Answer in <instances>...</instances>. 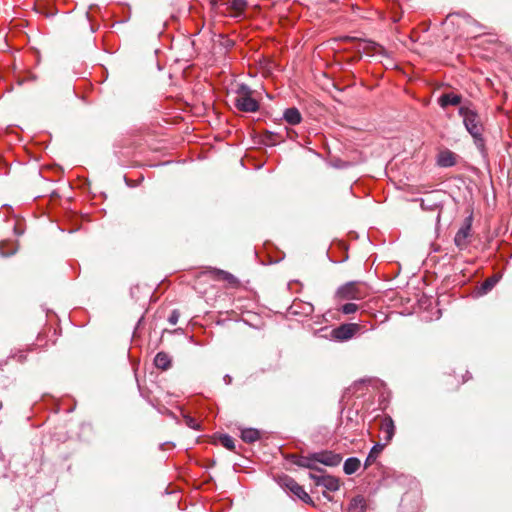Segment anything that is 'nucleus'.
Masks as SVG:
<instances>
[{"label":"nucleus","instance_id":"nucleus-1","mask_svg":"<svg viewBox=\"0 0 512 512\" xmlns=\"http://www.w3.org/2000/svg\"><path fill=\"white\" fill-rule=\"evenodd\" d=\"M458 113L463 118V124L467 132L473 137L475 146L479 152L484 155L485 141L482 135L484 127L480 115L474 108H472V104L470 102L460 106Z\"/></svg>","mask_w":512,"mask_h":512},{"label":"nucleus","instance_id":"nucleus-2","mask_svg":"<svg viewBox=\"0 0 512 512\" xmlns=\"http://www.w3.org/2000/svg\"><path fill=\"white\" fill-rule=\"evenodd\" d=\"M368 295V287L359 281H350L341 285L335 292L337 301L362 300Z\"/></svg>","mask_w":512,"mask_h":512},{"label":"nucleus","instance_id":"nucleus-3","mask_svg":"<svg viewBox=\"0 0 512 512\" xmlns=\"http://www.w3.org/2000/svg\"><path fill=\"white\" fill-rule=\"evenodd\" d=\"M309 478L314 481L316 486H322L331 492H335L340 488L339 479L331 475H319L317 473L310 472Z\"/></svg>","mask_w":512,"mask_h":512},{"label":"nucleus","instance_id":"nucleus-4","mask_svg":"<svg viewBox=\"0 0 512 512\" xmlns=\"http://www.w3.org/2000/svg\"><path fill=\"white\" fill-rule=\"evenodd\" d=\"M471 226H472V216H469L465 219L463 225L457 231L454 237L455 245L463 250L467 248L469 244V237L471 236Z\"/></svg>","mask_w":512,"mask_h":512},{"label":"nucleus","instance_id":"nucleus-5","mask_svg":"<svg viewBox=\"0 0 512 512\" xmlns=\"http://www.w3.org/2000/svg\"><path fill=\"white\" fill-rule=\"evenodd\" d=\"M360 326L356 323H345L334 328L331 332V336L339 341H346L351 339L358 331Z\"/></svg>","mask_w":512,"mask_h":512},{"label":"nucleus","instance_id":"nucleus-6","mask_svg":"<svg viewBox=\"0 0 512 512\" xmlns=\"http://www.w3.org/2000/svg\"><path fill=\"white\" fill-rule=\"evenodd\" d=\"M313 458L315 460V464L320 463L328 467H336L342 461V457L340 454L328 450L314 452Z\"/></svg>","mask_w":512,"mask_h":512},{"label":"nucleus","instance_id":"nucleus-7","mask_svg":"<svg viewBox=\"0 0 512 512\" xmlns=\"http://www.w3.org/2000/svg\"><path fill=\"white\" fill-rule=\"evenodd\" d=\"M233 103L235 107L242 112L253 113L259 110V103L252 97V95L234 97Z\"/></svg>","mask_w":512,"mask_h":512},{"label":"nucleus","instance_id":"nucleus-8","mask_svg":"<svg viewBox=\"0 0 512 512\" xmlns=\"http://www.w3.org/2000/svg\"><path fill=\"white\" fill-rule=\"evenodd\" d=\"M285 487L297 498L306 504L312 503V499L304 488L299 485L293 478L286 477L284 479Z\"/></svg>","mask_w":512,"mask_h":512},{"label":"nucleus","instance_id":"nucleus-9","mask_svg":"<svg viewBox=\"0 0 512 512\" xmlns=\"http://www.w3.org/2000/svg\"><path fill=\"white\" fill-rule=\"evenodd\" d=\"M382 444L388 445L395 435V424L390 416H385L381 421L380 426Z\"/></svg>","mask_w":512,"mask_h":512},{"label":"nucleus","instance_id":"nucleus-10","mask_svg":"<svg viewBox=\"0 0 512 512\" xmlns=\"http://www.w3.org/2000/svg\"><path fill=\"white\" fill-rule=\"evenodd\" d=\"M292 462L295 465H297L298 467L307 468V469L313 470L315 472H323V470L315 464V460L313 458V453H311L307 456L293 455Z\"/></svg>","mask_w":512,"mask_h":512},{"label":"nucleus","instance_id":"nucleus-11","mask_svg":"<svg viewBox=\"0 0 512 512\" xmlns=\"http://www.w3.org/2000/svg\"><path fill=\"white\" fill-rule=\"evenodd\" d=\"M456 164V154L449 149L439 152L437 156V165L440 167L448 168Z\"/></svg>","mask_w":512,"mask_h":512},{"label":"nucleus","instance_id":"nucleus-12","mask_svg":"<svg viewBox=\"0 0 512 512\" xmlns=\"http://www.w3.org/2000/svg\"><path fill=\"white\" fill-rule=\"evenodd\" d=\"M438 103L442 108L457 106L462 103V96L453 92L444 93L439 97Z\"/></svg>","mask_w":512,"mask_h":512},{"label":"nucleus","instance_id":"nucleus-13","mask_svg":"<svg viewBox=\"0 0 512 512\" xmlns=\"http://www.w3.org/2000/svg\"><path fill=\"white\" fill-rule=\"evenodd\" d=\"M347 512H367L366 499L362 495L353 497L348 504Z\"/></svg>","mask_w":512,"mask_h":512},{"label":"nucleus","instance_id":"nucleus-14","mask_svg":"<svg viewBox=\"0 0 512 512\" xmlns=\"http://www.w3.org/2000/svg\"><path fill=\"white\" fill-rule=\"evenodd\" d=\"M283 119L290 125H297L302 121V115L296 107L287 108L283 113Z\"/></svg>","mask_w":512,"mask_h":512},{"label":"nucleus","instance_id":"nucleus-15","mask_svg":"<svg viewBox=\"0 0 512 512\" xmlns=\"http://www.w3.org/2000/svg\"><path fill=\"white\" fill-rule=\"evenodd\" d=\"M291 313L296 315H304L308 316L311 315L314 311V307L311 303L305 302V303H293L291 306Z\"/></svg>","mask_w":512,"mask_h":512},{"label":"nucleus","instance_id":"nucleus-16","mask_svg":"<svg viewBox=\"0 0 512 512\" xmlns=\"http://www.w3.org/2000/svg\"><path fill=\"white\" fill-rule=\"evenodd\" d=\"M154 364L158 369L167 370L171 366V357L163 351L158 352L154 358Z\"/></svg>","mask_w":512,"mask_h":512},{"label":"nucleus","instance_id":"nucleus-17","mask_svg":"<svg viewBox=\"0 0 512 512\" xmlns=\"http://www.w3.org/2000/svg\"><path fill=\"white\" fill-rule=\"evenodd\" d=\"M360 467V460L356 457H349L345 460L343 471L347 475L354 474Z\"/></svg>","mask_w":512,"mask_h":512},{"label":"nucleus","instance_id":"nucleus-18","mask_svg":"<svg viewBox=\"0 0 512 512\" xmlns=\"http://www.w3.org/2000/svg\"><path fill=\"white\" fill-rule=\"evenodd\" d=\"M241 438L246 443H254L260 438V432L254 428H246L241 431Z\"/></svg>","mask_w":512,"mask_h":512},{"label":"nucleus","instance_id":"nucleus-19","mask_svg":"<svg viewBox=\"0 0 512 512\" xmlns=\"http://www.w3.org/2000/svg\"><path fill=\"white\" fill-rule=\"evenodd\" d=\"M385 444L376 443L370 450L366 460H365V467H368L372 463H374L378 457V455L382 452L384 449Z\"/></svg>","mask_w":512,"mask_h":512},{"label":"nucleus","instance_id":"nucleus-20","mask_svg":"<svg viewBox=\"0 0 512 512\" xmlns=\"http://www.w3.org/2000/svg\"><path fill=\"white\" fill-rule=\"evenodd\" d=\"M498 281L499 276L497 275L487 278L480 286V294H486L491 291Z\"/></svg>","mask_w":512,"mask_h":512},{"label":"nucleus","instance_id":"nucleus-21","mask_svg":"<svg viewBox=\"0 0 512 512\" xmlns=\"http://www.w3.org/2000/svg\"><path fill=\"white\" fill-rule=\"evenodd\" d=\"M219 441L226 449L234 451L235 443L234 439L231 436H229L228 434H222L219 437Z\"/></svg>","mask_w":512,"mask_h":512},{"label":"nucleus","instance_id":"nucleus-22","mask_svg":"<svg viewBox=\"0 0 512 512\" xmlns=\"http://www.w3.org/2000/svg\"><path fill=\"white\" fill-rule=\"evenodd\" d=\"M213 273L220 279L228 281L229 283H235L236 278L231 273L221 270V269H214Z\"/></svg>","mask_w":512,"mask_h":512},{"label":"nucleus","instance_id":"nucleus-23","mask_svg":"<svg viewBox=\"0 0 512 512\" xmlns=\"http://www.w3.org/2000/svg\"><path fill=\"white\" fill-rule=\"evenodd\" d=\"M264 141L268 145H275L279 141H283L278 133L267 131L264 136Z\"/></svg>","mask_w":512,"mask_h":512},{"label":"nucleus","instance_id":"nucleus-24","mask_svg":"<svg viewBox=\"0 0 512 512\" xmlns=\"http://www.w3.org/2000/svg\"><path fill=\"white\" fill-rule=\"evenodd\" d=\"M235 93H236L235 97H245V96L252 95L253 91L248 85L241 83V84L237 85Z\"/></svg>","mask_w":512,"mask_h":512},{"label":"nucleus","instance_id":"nucleus-25","mask_svg":"<svg viewBox=\"0 0 512 512\" xmlns=\"http://www.w3.org/2000/svg\"><path fill=\"white\" fill-rule=\"evenodd\" d=\"M247 6V0H231L230 9L237 13H241Z\"/></svg>","mask_w":512,"mask_h":512},{"label":"nucleus","instance_id":"nucleus-26","mask_svg":"<svg viewBox=\"0 0 512 512\" xmlns=\"http://www.w3.org/2000/svg\"><path fill=\"white\" fill-rule=\"evenodd\" d=\"M421 208L423 210L433 211L438 209V204L435 201H431L429 198L421 199Z\"/></svg>","mask_w":512,"mask_h":512},{"label":"nucleus","instance_id":"nucleus-27","mask_svg":"<svg viewBox=\"0 0 512 512\" xmlns=\"http://www.w3.org/2000/svg\"><path fill=\"white\" fill-rule=\"evenodd\" d=\"M358 308V305L355 303H346L341 306L340 311L345 315H349L355 313Z\"/></svg>","mask_w":512,"mask_h":512},{"label":"nucleus","instance_id":"nucleus-28","mask_svg":"<svg viewBox=\"0 0 512 512\" xmlns=\"http://www.w3.org/2000/svg\"><path fill=\"white\" fill-rule=\"evenodd\" d=\"M185 423L193 430H200V424L191 416H184Z\"/></svg>","mask_w":512,"mask_h":512},{"label":"nucleus","instance_id":"nucleus-29","mask_svg":"<svg viewBox=\"0 0 512 512\" xmlns=\"http://www.w3.org/2000/svg\"><path fill=\"white\" fill-rule=\"evenodd\" d=\"M179 317H180V314H179L178 310H173L168 317V322L171 325H176L179 320Z\"/></svg>","mask_w":512,"mask_h":512},{"label":"nucleus","instance_id":"nucleus-30","mask_svg":"<svg viewBox=\"0 0 512 512\" xmlns=\"http://www.w3.org/2000/svg\"><path fill=\"white\" fill-rule=\"evenodd\" d=\"M13 357L16 358L19 362H23L26 359V355L23 352H19L18 354H15Z\"/></svg>","mask_w":512,"mask_h":512},{"label":"nucleus","instance_id":"nucleus-31","mask_svg":"<svg viewBox=\"0 0 512 512\" xmlns=\"http://www.w3.org/2000/svg\"><path fill=\"white\" fill-rule=\"evenodd\" d=\"M231 381H232V378H231L229 375H225V376H224V382H225L226 384H230V383H231Z\"/></svg>","mask_w":512,"mask_h":512},{"label":"nucleus","instance_id":"nucleus-32","mask_svg":"<svg viewBox=\"0 0 512 512\" xmlns=\"http://www.w3.org/2000/svg\"><path fill=\"white\" fill-rule=\"evenodd\" d=\"M285 130H286L287 136H288L289 138H292V134H296L294 130H289V129H287V128H286Z\"/></svg>","mask_w":512,"mask_h":512},{"label":"nucleus","instance_id":"nucleus-33","mask_svg":"<svg viewBox=\"0 0 512 512\" xmlns=\"http://www.w3.org/2000/svg\"><path fill=\"white\" fill-rule=\"evenodd\" d=\"M15 252H16V250L12 251V252H11V253H9V254H5V253H1V254H2V256H9V255H13V254H15Z\"/></svg>","mask_w":512,"mask_h":512},{"label":"nucleus","instance_id":"nucleus-34","mask_svg":"<svg viewBox=\"0 0 512 512\" xmlns=\"http://www.w3.org/2000/svg\"><path fill=\"white\" fill-rule=\"evenodd\" d=\"M400 20V16L393 17V22H398Z\"/></svg>","mask_w":512,"mask_h":512},{"label":"nucleus","instance_id":"nucleus-35","mask_svg":"<svg viewBox=\"0 0 512 512\" xmlns=\"http://www.w3.org/2000/svg\"><path fill=\"white\" fill-rule=\"evenodd\" d=\"M14 231H15L16 234H19V235L22 234V232L18 231L17 227H14Z\"/></svg>","mask_w":512,"mask_h":512}]
</instances>
